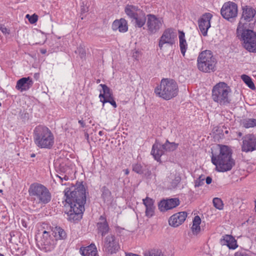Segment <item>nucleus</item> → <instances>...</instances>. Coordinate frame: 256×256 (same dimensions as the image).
Listing matches in <instances>:
<instances>
[{"instance_id": "f257e3e1", "label": "nucleus", "mask_w": 256, "mask_h": 256, "mask_svg": "<svg viewBox=\"0 0 256 256\" xmlns=\"http://www.w3.org/2000/svg\"><path fill=\"white\" fill-rule=\"evenodd\" d=\"M66 202L70 206V209L65 213L68 221L78 222L82 218L86 202V194L85 186L82 182H77L75 185L66 188L64 190Z\"/></svg>"}, {"instance_id": "f03ea898", "label": "nucleus", "mask_w": 256, "mask_h": 256, "mask_svg": "<svg viewBox=\"0 0 256 256\" xmlns=\"http://www.w3.org/2000/svg\"><path fill=\"white\" fill-rule=\"evenodd\" d=\"M218 154L212 153V162L218 172L230 170L234 165V160L232 158V150L227 146L218 145Z\"/></svg>"}, {"instance_id": "7ed1b4c3", "label": "nucleus", "mask_w": 256, "mask_h": 256, "mask_svg": "<svg viewBox=\"0 0 256 256\" xmlns=\"http://www.w3.org/2000/svg\"><path fill=\"white\" fill-rule=\"evenodd\" d=\"M34 142L41 149L50 150L54 144V136L51 130L46 126L39 124L33 130Z\"/></svg>"}, {"instance_id": "20e7f679", "label": "nucleus", "mask_w": 256, "mask_h": 256, "mask_svg": "<svg viewBox=\"0 0 256 256\" xmlns=\"http://www.w3.org/2000/svg\"><path fill=\"white\" fill-rule=\"evenodd\" d=\"M31 200L37 204L45 205L52 200V194L48 189L42 184H32L28 188Z\"/></svg>"}, {"instance_id": "39448f33", "label": "nucleus", "mask_w": 256, "mask_h": 256, "mask_svg": "<svg viewBox=\"0 0 256 256\" xmlns=\"http://www.w3.org/2000/svg\"><path fill=\"white\" fill-rule=\"evenodd\" d=\"M232 90L228 85L224 82L216 84L212 88V98L218 104L225 106L230 104L232 101Z\"/></svg>"}, {"instance_id": "423d86ee", "label": "nucleus", "mask_w": 256, "mask_h": 256, "mask_svg": "<svg viewBox=\"0 0 256 256\" xmlns=\"http://www.w3.org/2000/svg\"><path fill=\"white\" fill-rule=\"evenodd\" d=\"M178 92L176 82L173 80L162 78L160 84L154 89L156 96L168 100L176 96Z\"/></svg>"}, {"instance_id": "0eeeda50", "label": "nucleus", "mask_w": 256, "mask_h": 256, "mask_svg": "<svg viewBox=\"0 0 256 256\" xmlns=\"http://www.w3.org/2000/svg\"><path fill=\"white\" fill-rule=\"evenodd\" d=\"M66 237V232L60 227H56L52 232V234L49 232L44 230L40 240V244L44 246L46 252H50L54 249L56 242L58 240H64Z\"/></svg>"}, {"instance_id": "6e6552de", "label": "nucleus", "mask_w": 256, "mask_h": 256, "mask_svg": "<svg viewBox=\"0 0 256 256\" xmlns=\"http://www.w3.org/2000/svg\"><path fill=\"white\" fill-rule=\"evenodd\" d=\"M237 36L242 42L243 47L250 52L256 53V32L254 30L238 26Z\"/></svg>"}, {"instance_id": "1a4fd4ad", "label": "nucleus", "mask_w": 256, "mask_h": 256, "mask_svg": "<svg viewBox=\"0 0 256 256\" xmlns=\"http://www.w3.org/2000/svg\"><path fill=\"white\" fill-rule=\"evenodd\" d=\"M198 68L202 72H210L216 70V60L210 50L201 52L198 58Z\"/></svg>"}, {"instance_id": "9d476101", "label": "nucleus", "mask_w": 256, "mask_h": 256, "mask_svg": "<svg viewBox=\"0 0 256 256\" xmlns=\"http://www.w3.org/2000/svg\"><path fill=\"white\" fill-rule=\"evenodd\" d=\"M178 144L170 142L168 140H166L164 144H161L156 140L152 145L151 154L156 160L159 162L160 160V157L164 154L165 152H174L178 148Z\"/></svg>"}, {"instance_id": "9b49d317", "label": "nucleus", "mask_w": 256, "mask_h": 256, "mask_svg": "<svg viewBox=\"0 0 256 256\" xmlns=\"http://www.w3.org/2000/svg\"><path fill=\"white\" fill-rule=\"evenodd\" d=\"M238 6L236 4L232 2H225L220 10V14L222 16L232 22L238 16Z\"/></svg>"}, {"instance_id": "f8f14e48", "label": "nucleus", "mask_w": 256, "mask_h": 256, "mask_svg": "<svg viewBox=\"0 0 256 256\" xmlns=\"http://www.w3.org/2000/svg\"><path fill=\"white\" fill-rule=\"evenodd\" d=\"M104 250L107 254H116L120 249L118 240L114 234L108 235L104 240Z\"/></svg>"}, {"instance_id": "ddd939ff", "label": "nucleus", "mask_w": 256, "mask_h": 256, "mask_svg": "<svg viewBox=\"0 0 256 256\" xmlns=\"http://www.w3.org/2000/svg\"><path fill=\"white\" fill-rule=\"evenodd\" d=\"M146 26L148 32L150 34L158 32L162 26L163 20L162 18L158 17L153 14L146 15Z\"/></svg>"}, {"instance_id": "4468645a", "label": "nucleus", "mask_w": 256, "mask_h": 256, "mask_svg": "<svg viewBox=\"0 0 256 256\" xmlns=\"http://www.w3.org/2000/svg\"><path fill=\"white\" fill-rule=\"evenodd\" d=\"M242 14L238 26L246 28L243 22H250L256 16V10L250 6L245 5L242 6Z\"/></svg>"}, {"instance_id": "2eb2a0df", "label": "nucleus", "mask_w": 256, "mask_h": 256, "mask_svg": "<svg viewBox=\"0 0 256 256\" xmlns=\"http://www.w3.org/2000/svg\"><path fill=\"white\" fill-rule=\"evenodd\" d=\"M176 38V34L172 28H167L164 32L159 40L158 46L162 50L164 44L172 46L174 44Z\"/></svg>"}, {"instance_id": "dca6fc26", "label": "nucleus", "mask_w": 256, "mask_h": 256, "mask_svg": "<svg viewBox=\"0 0 256 256\" xmlns=\"http://www.w3.org/2000/svg\"><path fill=\"white\" fill-rule=\"evenodd\" d=\"M212 18V15L210 13H205L198 19V28L204 36L208 35V30L210 28V20Z\"/></svg>"}, {"instance_id": "f3484780", "label": "nucleus", "mask_w": 256, "mask_h": 256, "mask_svg": "<svg viewBox=\"0 0 256 256\" xmlns=\"http://www.w3.org/2000/svg\"><path fill=\"white\" fill-rule=\"evenodd\" d=\"M242 149L246 152L256 150V136L253 134H248L243 138Z\"/></svg>"}, {"instance_id": "a211bd4d", "label": "nucleus", "mask_w": 256, "mask_h": 256, "mask_svg": "<svg viewBox=\"0 0 256 256\" xmlns=\"http://www.w3.org/2000/svg\"><path fill=\"white\" fill-rule=\"evenodd\" d=\"M180 204V201L178 198L164 199L158 203V208L160 212H164L176 208Z\"/></svg>"}, {"instance_id": "6ab92c4d", "label": "nucleus", "mask_w": 256, "mask_h": 256, "mask_svg": "<svg viewBox=\"0 0 256 256\" xmlns=\"http://www.w3.org/2000/svg\"><path fill=\"white\" fill-rule=\"evenodd\" d=\"M187 217V213L186 212H181L174 214L168 220L170 226L177 227L182 224Z\"/></svg>"}, {"instance_id": "aec40b11", "label": "nucleus", "mask_w": 256, "mask_h": 256, "mask_svg": "<svg viewBox=\"0 0 256 256\" xmlns=\"http://www.w3.org/2000/svg\"><path fill=\"white\" fill-rule=\"evenodd\" d=\"M33 81L30 77L22 78L16 82V88L20 92L28 90L32 86Z\"/></svg>"}, {"instance_id": "412c9836", "label": "nucleus", "mask_w": 256, "mask_h": 256, "mask_svg": "<svg viewBox=\"0 0 256 256\" xmlns=\"http://www.w3.org/2000/svg\"><path fill=\"white\" fill-rule=\"evenodd\" d=\"M220 244L222 246H226L230 249L235 250L238 247L236 240L230 234H224L220 240Z\"/></svg>"}, {"instance_id": "4be33fe9", "label": "nucleus", "mask_w": 256, "mask_h": 256, "mask_svg": "<svg viewBox=\"0 0 256 256\" xmlns=\"http://www.w3.org/2000/svg\"><path fill=\"white\" fill-rule=\"evenodd\" d=\"M142 202L146 207V216L148 218L152 217L154 214L156 208L154 206V200L147 196L142 200Z\"/></svg>"}, {"instance_id": "5701e85b", "label": "nucleus", "mask_w": 256, "mask_h": 256, "mask_svg": "<svg viewBox=\"0 0 256 256\" xmlns=\"http://www.w3.org/2000/svg\"><path fill=\"white\" fill-rule=\"evenodd\" d=\"M112 28L114 31L118 30L120 32H125L128 30L127 21L123 18L116 20L112 24Z\"/></svg>"}, {"instance_id": "b1692460", "label": "nucleus", "mask_w": 256, "mask_h": 256, "mask_svg": "<svg viewBox=\"0 0 256 256\" xmlns=\"http://www.w3.org/2000/svg\"><path fill=\"white\" fill-rule=\"evenodd\" d=\"M146 16L142 10H141V12H138L135 16L130 20L135 27L140 28L146 24Z\"/></svg>"}, {"instance_id": "393cba45", "label": "nucleus", "mask_w": 256, "mask_h": 256, "mask_svg": "<svg viewBox=\"0 0 256 256\" xmlns=\"http://www.w3.org/2000/svg\"><path fill=\"white\" fill-rule=\"evenodd\" d=\"M100 222L97 223L98 232L102 236H104L109 231L110 228L106 218L101 216L99 218Z\"/></svg>"}, {"instance_id": "a878e982", "label": "nucleus", "mask_w": 256, "mask_h": 256, "mask_svg": "<svg viewBox=\"0 0 256 256\" xmlns=\"http://www.w3.org/2000/svg\"><path fill=\"white\" fill-rule=\"evenodd\" d=\"M80 252L82 256H96L98 250L96 245L91 244L87 246H82L80 249Z\"/></svg>"}, {"instance_id": "bb28decb", "label": "nucleus", "mask_w": 256, "mask_h": 256, "mask_svg": "<svg viewBox=\"0 0 256 256\" xmlns=\"http://www.w3.org/2000/svg\"><path fill=\"white\" fill-rule=\"evenodd\" d=\"M141 9L138 6L132 4H127L124 8V12L128 18L132 19L139 12H141Z\"/></svg>"}, {"instance_id": "cd10ccee", "label": "nucleus", "mask_w": 256, "mask_h": 256, "mask_svg": "<svg viewBox=\"0 0 256 256\" xmlns=\"http://www.w3.org/2000/svg\"><path fill=\"white\" fill-rule=\"evenodd\" d=\"M179 40L180 52L182 56H184L188 48V44L185 39L184 33L183 32H180Z\"/></svg>"}, {"instance_id": "c85d7f7f", "label": "nucleus", "mask_w": 256, "mask_h": 256, "mask_svg": "<svg viewBox=\"0 0 256 256\" xmlns=\"http://www.w3.org/2000/svg\"><path fill=\"white\" fill-rule=\"evenodd\" d=\"M201 223V219L198 216H194L192 221V230L194 234H198L200 230V224Z\"/></svg>"}, {"instance_id": "c756f323", "label": "nucleus", "mask_w": 256, "mask_h": 256, "mask_svg": "<svg viewBox=\"0 0 256 256\" xmlns=\"http://www.w3.org/2000/svg\"><path fill=\"white\" fill-rule=\"evenodd\" d=\"M241 78L249 88L252 90L256 89L254 84L250 76L246 74H242L241 76Z\"/></svg>"}, {"instance_id": "7c9ffc66", "label": "nucleus", "mask_w": 256, "mask_h": 256, "mask_svg": "<svg viewBox=\"0 0 256 256\" xmlns=\"http://www.w3.org/2000/svg\"><path fill=\"white\" fill-rule=\"evenodd\" d=\"M144 256H165V255L160 250L154 248L146 252Z\"/></svg>"}, {"instance_id": "2f4dec72", "label": "nucleus", "mask_w": 256, "mask_h": 256, "mask_svg": "<svg viewBox=\"0 0 256 256\" xmlns=\"http://www.w3.org/2000/svg\"><path fill=\"white\" fill-rule=\"evenodd\" d=\"M102 192V198L104 200V202L108 201L110 199L111 192L108 188L106 186H104L101 188Z\"/></svg>"}, {"instance_id": "473e14b6", "label": "nucleus", "mask_w": 256, "mask_h": 256, "mask_svg": "<svg viewBox=\"0 0 256 256\" xmlns=\"http://www.w3.org/2000/svg\"><path fill=\"white\" fill-rule=\"evenodd\" d=\"M243 126L248 128L256 126V119L255 118H247L242 122Z\"/></svg>"}, {"instance_id": "72a5a7b5", "label": "nucleus", "mask_w": 256, "mask_h": 256, "mask_svg": "<svg viewBox=\"0 0 256 256\" xmlns=\"http://www.w3.org/2000/svg\"><path fill=\"white\" fill-rule=\"evenodd\" d=\"M99 86L102 88V91L104 92V96L106 98H108L113 96L112 90L106 85L100 84Z\"/></svg>"}, {"instance_id": "f704fd0d", "label": "nucleus", "mask_w": 256, "mask_h": 256, "mask_svg": "<svg viewBox=\"0 0 256 256\" xmlns=\"http://www.w3.org/2000/svg\"><path fill=\"white\" fill-rule=\"evenodd\" d=\"M146 166H144L140 164H136L132 165V170L138 174H142L144 172Z\"/></svg>"}, {"instance_id": "c9c22d12", "label": "nucleus", "mask_w": 256, "mask_h": 256, "mask_svg": "<svg viewBox=\"0 0 256 256\" xmlns=\"http://www.w3.org/2000/svg\"><path fill=\"white\" fill-rule=\"evenodd\" d=\"M214 206L217 209L222 210L224 208V204L222 200L218 198H214L213 200Z\"/></svg>"}, {"instance_id": "e433bc0d", "label": "nucleus", "mask_w": 256, "mask_h": 256, "mask_svg": "<svg viewBox=\"0 0 256 256\" xmlns=\"http://www.w3.org/2000/svg\"><path fill=\"white\" fill-rule=\"evenodd\" d=\"M108 102L110 103L114 108H116L117 107V104L114 100V96L110 97L108 98H106V100H103V106H104L105 103Z\"/></svg>"}, {"instance_id": "4c0bfd02", "label": "nucleus", "mask_w": 256, "mask_h": 256, "mask_svg": "<svg viewBox=\"0 0 256 256\" xmlns=\"http://www.w3.org/2000/svg\"><path fill=\"white\" fill-rule=\"evenodd\" d=\"M26 18H28L30 22L32 24L36 23L38 20V16L36 14H34L31 16L29 14H27Z\"/></svg>"}, {"instance_id": "58836bf2", "label": "nucleus", "mask_w": 256, "mask_h": 256, "mask_svg": "<svg viewBox=\"0 0 256 256\" xmlns=\"http://www.w3.org/2000/svg\"><path fill=\"white\" fill-rule=\"evenodd\" d=\"M204 178H202V176H200L195 180L194 186L195 187H199L204 184Z\"/></svg>"}, {"instance_id": "ea45409f", "label": "nucleus", "mask_w": 256, "mask_h": 256, "mask_svg": "<svg viewBox=\"0 0 256 256\" xmlns=\"http://www.w3.org/2000/svg\"><path fill=\"white\" fill-rule=\"evenodd\" d=\"M181 178L179 176H175L172 182V186L175 188L180 182Z\"/></svg>"}, {"instance_id": "a19ab883", "label": "nucleus", "mask_w": 256, "mask_h": 256, "mask_svg": "<svg viewBox=\"0 0 256 256\" xmlns=\"http://www.w3.org/2000/svg\"><path fill=\"white\" fill-rule=\"evenodd\" d=\"M78 52L79 53L80 56L82 58L85 57L86 54V50L82 46H80L78 48Z\"/></svg>"}, {"instance_id": "79ce46f5", "label": "nucleus", "mask_w": 256, "mask_h": 256, "mask_svg": "<svg viewBox=\"0 0 256 256\" xmlns=\"http://www.w3.org/2000/svg\"><path fill=\"white\" fill-rule=\"evenodd\" d=\"M20 119L22 120L23 122L27 121L29 118V114L26 112H22L20 114Z\"/></svg>"}, {"instance_id": "37998d69", "label": "nucleus", "mask_w": 256, "mask_h": 256, "mask_svg": "<svg viewBox=\"0 0 256 256\" xmlns=\"http://www.w3.org/2000/svg\"><path fill=\"white\" fill-rule=\"evenodd\" d=\"M56 176L60 178V182L62 185H66V183L63 184L62 182H63V180H68V176L64 175V176L62 177V176H59L58 175H56Z\"/></svg>"}, {"instance_id": "c03bdc74", "label": "nucleus", "mask_w": 256, "mask_h": 256, "mask_svg": "<svg viewBox=\"0 0 256 256\" xmlns=\"http://www.w3.org/2000/svg\"><path fill=\"white\" fill-rule=\"evenodd\" d=\"M0 30L4 34H10V30H8L6 27H5L4 26H0Z\"/></svg>"}, {"instance_id": "a18cd8bd", "label": "nucleus", "mask_w": 256, "mask_h": 256, "mask_svg": "<svg viewBox=\"0 0 256 256\" xmlns=\"http://www.w3.org/2000/svg\"><path fill=\"white\" fill-rule=\"evenodd\" d=\"M100 93L99 95V98H100V102L103 104V100H106V97L104 96V92L102 90L100 91Z\"/></svg>"}, {"instance_id": "49530a36", "label": "nucleus", "mask_w": 256, "mask_h": 256, "mask_svg": "<svg viewBox=\"0 0 256 256\" xmlns=\"http://www.w3.org/2000/svg\"><path fill=\"white\" fill-rule=\"evenodd\" d=\"M234 256H250L248 254H246L245 252H236Z\"/></svg>"}, {"instance_id": "de8ad7c7", "label": "nucleus", "mask_w": 256, "mask_h": 256, "mask_svg": "<svg viewBox=\"0 0 256 256\" xmlns=\"http://www.w3.org/2000/svg\"><path fill=\"white\" fill-rule=\"evenodd\" d=\"M206 182L207 184H210L212 182V178L210 176H208L206 178Z\"/></svg>"}, {"instance_id": "09e8293b", "label": "nucleus", "mask_w": 256, "mask_h": 256, "mask_svg": "<svg viewBox=\"0 0 256 256\" xmlns=\"http://www.w3.org/2000/svg\"><path fill=\"white\" fill-rule=\"evenodd\" d=\"M78 123L81 125V126L82 127H84L85 126V124H84V122L82 120H79Z\"/></svg>"}, {"instance_id": "8fccbe9b", "label": "nucleus", "mask_w": 256, "mask_h": 256, "mask_svg": "<svg viewBox=\"0 0 256 256\" xmlns=\"http://www.w3.org/2000/svg\"><path fill=\"white\" fill-rule=\"evenodd\" d=\"M22 224L23 226L26 228V226H27L26 224V222L23 220H22Z\"/></svg>"}, {"instance_id": "3c124183", "label": "nucleus", "mask_w": 256, "mask_h": 256, "mask_svg": "<svg viewBox=\"0 0 256 256\" xmlns=\"http://www.w3.org/2000/svg\"><path fill=\"white\" fill-rule=\"evenodd\" d=\"M40 52L42 54H46L47 52V50L46 49H41L40 50Z\"/></svg>"}, {"instance_id": "603ef678", "label": "nucleus", "mask_w": 256, "mask_h": 256, "mask_svg": "<svg viewBox=\"0 0 256 256\" xmlns=\"http://www.w3.org/2000/svg\"><path fill=\"white\" fill-rule=\"evenodd\" d=\"M124 172L126 174H129V170L128 169H126L124 170Z\"/></svg>"}, {"instance_id": "864d4df0", "label": "nucleus", "mask_w": 256, "mask_h": 256, "mask_svg": "<svg viewBox=\"0 0 256 256\" xmlns=\"http://www.w3.org/2000/svg\"><path fill=\"white\" fill-rule=\"evenodd\" d=\"M35 156H36V154H31V155H30V156H31L32 158H34V157H35Z\"/></svg>"}, {"instance_id": "5fc2aeb1", "label": "nucleus", "mask_w": 256, "mask_h": 256, "mask_svg": "<svg viewBox=\"0 0 256 256\" xmlns=\"http://www.w3.org/2000/svg\"><path fill=\"white\" fill-rule=\"evenodd\" d=\"M99 134H100V136H102V131H100V132H99Z\"/></svg>"}, {"instance_id": "6e6d98bb", "label": "nucleus", "mask_w": 256, "mask_h": 256, "mask_svg": "<svg viewBox=\"0 0 256 256\" xmlns=\"http://www.w3.org/2000/svg\"><path fill=\"white\" fill-rule=\"evenodd\" d=\"M60 170H61L62 172H64V168H60Z\"/></svg>"}, {"instance_id": "4d7b16f0", "label": "nucleus", "mask_w": 256, "mask_h": 256, "mask_svg": "<svg viewBox=\"0 0 256 256\" xmlns=\"http://www.w3.org/2000/svg\"><path fill=\"white\" fill-rule=\"evenodd\" d=\"M255 210L256 212V201L255 202Z\"/></svg>"}, {"instance_id": "13d9d810", "label": "nucleus", "mask_w": 256, "mask_h": 256, "mask_svg": "<svg viewBox=\"0 0 256 256\" xmlns=\"http://www.w3.org/2000/svg\"><path fill=\"white\" fill-rule=\"evenodd\" d=\"M100 82V80H97V83H99Z\"/></svg>"}, {"instance_id": "bf43d9fd", "label": "nucleus", "mask_w": 256, "mask_h": 256, "mask_svg": "<svg viewBox=\"0 0 256 256\" xmlns=\"http://www.w3.org/2000/svg\"><path fill=\"white\" fill-rule=\"evenodd\" d=\"M239 136H242V133L240 132H239V134H238Z\"/></svg>"}, {"instance_id": "052dcab7", "label": "nucleus", "mask_w": 256, "mask_h": 256, "mask_svg": "<svg viewBox=\"0 0 256 256\" xmlns=\"http://www.w3.org/2000/svg\"><path fill=\"white\" fill-rule=\"evenodd\" d=\"M0 256H4L3 254H0Z\"/></svg>"}, {"instance_id": "680f3d73", "label": "nucleus", "mask_w": 256, "mask_h": 256, "mask_svg": "<svg viewBox=\"0 0 256 256\" xmlns=\"http://www.w3.org/2000/svg\"><path fill=\"white\" fill-rule=\"evenodd\" d=\"M2 106V103L0 102V106Z\"/></svg>"}, {"instance_id": "e2e57ef3", "label": "nucleus", "mask_w": 256, "mask_h": 256, "mask_svg": "<svg viewBox=\"0 0 256 256\" xmlns=\"http://www.w3.org/2000/svg\"><path fill=\"white\" fill-rule=\"evenodd\" d=\"M2 190H0V192H2Z\"/></svg>"}]
</instances>
